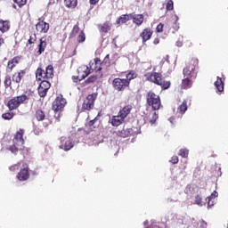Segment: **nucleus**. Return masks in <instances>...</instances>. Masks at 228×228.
<instances>
[{
	"label": "nucleus",
	"mask_w": 228,
	"mask_h": 228,
	"mask_svg": "<svg viewBox=\"0 0 228 228\" xmlns=\"http://www.w3.org/2000/svg\"><path fill=\"white\" fill-rule=\"evenodd\" d=\"M147 224H149V221H144L143 224L147 225Z\"/></svg>",
	"instance_id": "13d9d810"
},
{
	"label": "nucleus",
	"mask_w": 228,
	"mask_h": 228,
	"mask_svg": "<svg viewBox=\"0 0 228 228\" xmlns=\"http://www.w3.org/2000/svg\"><path fill=\"white\" fill-rule=\"evenodd\" d=\"M187 110H188V101L184 100L182 102V104L178 106L177 113H179L180 115H184Z\"/></svg>",
	"instance_id": "a211bd4d"
},
{
	"label": "nucleus",
	"mask_w": 228,
	"mask_h": 228,
	"mask_svg": "<svg viewBox=\"0 0 228 228\" xmlns=\"http://www.w3.org/2000/svg\"><path fill=\"white\" fill-rule=\"evenodd\" d=\"M136 72L134 71H130L129 73L126 74V78H125L126 81H131V79H134L136 77Z\"/></svg>",
	"instance_id": "473e14b6"
},
{
	"label": "nucleus",
	"mask_w": 228,
	"mask_h": 228,
	"mask_svg": "<svg viewBox=\"0 0 228 228\" xmlns=\"http://www.w3.org/2000/svg\"><path fill=\"white\" fill-rule=\"evenodd\" d=\"M153 44L158 45V44H159V40L158 38L154 39Z\"/></svg>",
	"instance_id": "603ef678"
},
{
	"label": "nucleus",
	"mask_w": 228,
	"mask_h": 228,
	"mask_svg": "<svg viewBox=\"0 0 228 228\" xmlns=\"http://www.w3.org/2000/svg\"><path fill=\"white\" fill-rule=\"evenodd\" d=\"M39 86L45 88V90H49L51 88V83L47 80H43Z\"/></svg>",
	"instance_id": "2f4dec72"
},
{
	"label": "nucleus",
	"mask_w": 228,
	"mask_h": 228,
	"mask_svg": "<svg viewBox=\"0 0 228 228\" xmlns=\"http://www.w3.org/2000/svg\"><path fill=\"white\" fill-rule=\"evenodd\" d=\"M64 3L68 8H76L77 6V0H64Z\"/></svg>",
	"instance_id": "a878e982"
},
{
	"label": "nucleus",
	"mask_w": 228,
	"mask_h": 228,
	"mask_svg": "<svg viewBox=\"0 0 228 228\" xmlns=\"http://www.w3.org/2000/svg\"><path fill=\"white\" fill-rule=\"evenodd\" d=\"M85 40H86V37L85 36V32L81 31L78 35L77 42L81 44V42H85Z\"/></svg>",
	"instance_id": "e433bc0d"
},
{
	"label": "nucleus",
	"mask_w": 228,
	"mask_h": 228,
	"mask_svg": "<svg viewBox=\"0 0 228 228\" xmlns=\"http://www.w3.org/2000/svg\"><path fill=\"white\" fill-rule=\"evenodd\" d=\"M124 122V119L119 114L118 116H113L111 118V126L114 127H118L122 123Z\"/></svg>",
	"instance_id": "dca6fc26"
},
{
	"label": "nucleus",
	"mask_w": 228,
	"mask_h": 228,
	"mask_svg": "<svg viewBox=\"0 0 228 228\" xmlns=\"http://www.w3.org/2000/svg\"><path fill=\"white\" fill-rule=\"evenodd\" d=\"M149 81L151 83H155V85H159L164 90H168L170 88V81H165L161 78V74L159 73H152L150 77Z\"/></svg>",
	"instance_id": "7ed1b4c3"
},
{
	"label": "nucleus",
	"mask_w": 228,
	"mask_h": 228,
	"mask_svg": "<svg viewBox=\"0 0 228 228\" xmlns=\"http://www.w3.org/2000/svg\"><path fill=\"white\" fill-rule=\"evenodd\" d=\"M19 60H20V58L14 57L12 60L9 61L7 65V70H9V72H12V70H13V67L19 64Z\"/></svg>",
	"instance_id": "6ab92c4d"
},
{
	"label": "nucleus",
	"mask_w": 228,
	"mask_h": 228,
	"mask_svg": "<svg viewBox=\"0 0 228 228\" xmlns=\"http://www.w3.org/2000/svg\"><path fill=\"white\" fill-rule=\"evenodd\" d=\"M182 87L184 89L191 88V81H190V77H185V79H183L182 82Z\"/></svg>",
	"instance_id": "bb28decb"
},
{
	"label": "nucleus",
	"mask_w": 228,
	"mask_h": 228,
	"mask_svg": "<svg viewBox=\"0 0 228 228\" xmlns=\"http://www.w3.org/2000/svg\"><path fill=\"white\" fill-rule=\"evenodd\" d=\"M110 29H111V25L110 23H104L100 27V30L102 31V33H108Z\"/></svg>",
	"instance_id": "cd10ccee"
},
{
	"label": "nucleus",
	"mask_w": 228,
	"mask_h": 228,
	"mask_svg": "<svg viewBox=\"0 0 228 228\" xmlns=\"http://www.w3.org/2000/svg\"><path fill=\"white\" fill-rule=\"evenodd\" d=\"M105 58H110V54L106 55V57H105Z\"/></svg>",
	"instance_id": "052dcab7"
},
{
	"label": "nucleus",
	"mask_w": 228,
	"mask_h": 228,
	"mask_svg": "<svg viewBox=\"0 0 228 228\" xmlns=\"http://www.w3.org/2000/svg\"><path fill=\"white\" fill-rule=\"evenodd\" d=\"M170 163H173V165L179 163V158L177 156H173L171 158Z\"/></svg>",
	"instance_id": "c03bdc74"
},
{
	"label": "nucleus",
	"mask_w": 228,
	"mask_h": 228,
	"mask_svg": "<svg viewBox=\"0 0 228 228\" xmlns=\"http://www.w3.org/2000/svg\"><path fill=\"white\" fill-rule=\"evenodd\" d=\"M19 165H20V164H15V165H13V166H12V167H10L11 172H15L16 170H19Z\"/></svg>",
	"instance_id": "49530a36"
},
{
	"label": "nucleus",
	"mask_w": 228,
	"mask_h": 228,
	"mask_svg": "<svg viewBox=\"0 0 228 228\" xmlns=\"http://www.w3.org/2000/svg\"><path fill=\"white\" fill-rule=\"evenodd\" d=\"M176 45H177V47H183V43H181V42H176Z\"/></svg>",
	"instance_id": "864d4df0"
},
{
	"label": "nucleus",
	"mask_w": 228,
	"mask_h": 228,
	"mask_svg": "<svg viewBox=\"0 0 228 228\" xmlns=\"http://www.w3.org/2000/svg\"><path fill=\"white\" fill-rule=\"evenodd\" d=\"M66 104H67V101L63 99V97L59 96L53 102V111H61V110L65 108Z\"/></svg>",
	"instance_id": "423d86ee"
},
{
	"label": "nucleus",
	"mask_w": 228,
	"mask_h": 228,
	"mask_svg": "<svg viewBox=\"0 0 228 228\" xmlns=\"http://www.w3.org/2000/svg\"><path fill=\"white\" fill-rule=\"evenodd\" d=\"M24 74H26L24 70H20V72L15 73L12 76V81H14V83H20V81H22V77H24Z\"/></svg>",
	"instance_id": "aec40b11"
},
{
	"label": "nucleus",
	"mask_w": 228,
	"mask_h": 228,
	"mask_svg": "<svg viewBox=\"0 0 228 228\" xmlns=\"http://www.w3.org/2000/svg\"><path fill=\"white\" fill-rule=\"evenodd\" d=\"M183 76L184 77H193L195 76V65L188 64L183 69Z\"/></svg>",
	"instance_id": "9b49d317"
},
{
	"label": "nucleus",
	"mask_w": 228,
	"mask_h": 228,
	"mask_svg": "<svg viewBox=\"0 0 228 228\" xmlns=\"http://www.w3.org/2000/svg\"><path fill=\"white\" fill-rule=\"evenodd\" d=\"M141 37L142 38V42H147V40H151V37H152V30H151V28H145L142 32Z\"/></svg>",
	"instance_id": "f3484780"
},
{
	"label": "nucleus",
	"mask_w": 228,
	"mask_h": 228,
	"mask_svg": "<svg viewBox=\"0 0 228 228\" xmlns=\"http://www.w3.org/2000/svg\"><path fill=\"white\" fill-rule=\"evenodd\" d=\"M94 81H97V76H91L86 80V83H94Z\"/></svg>",
	"instance_id": "79ce46f5"
},
{
	"label": "nucleus",
	"mask_w": 228,
	"mask_h": 228,
	"mask_svg": "<svg viewBox=\"0 0 228 228\" xmlns=\"http://www.w3.org/2000/svg\"><path fill=\"white\" fill-rule=\"evenodd\" d=\"M94 63H95V65H97V60H94V61H90L89 65H90V69L91 70H94Z\"/></svg>",
	"instance_id": "09e8293b"
},
{
	"label": "nucleus",
	"mask_w": 228,
	"mask_h": 228,
	"mask_svg": "<svg viewBox=\"0 0 228 228\" xmlns=\"http://www.w3.org/2000/svg\"><path fill=\"white\" fill-rule=\"evenodd\" d=\"M112 85L116 90L121 91L124 90L126 86H129V81L123 78H115L112 82Z\"/></svg>",
	"instance_id": "0eeeda50"
},
{
	"label": "nucleus",
	"mask_w": 228,
	"mask_h": 228,
	"mask_svg": "<svg viewBox=\"0 0 228 228\" xmlns=\"http://www.w3.org/2000/svg\"><path fill=\"white\" fill-rule=\"evenodd\" d=\"M166 8L167 11H172L174 10V1L169 0L166 5Z\"/></svg>",
	"instance_id": "ea45409f"
},
{
	"label": "nucleus",
	"mask_w": 228,
	"mask_h": 228,
	"mask_svg": "<svg viewBox=\"0 0 228 228\" xmlns=\"http://www.w3.org/2000/svg\"><path fill=\"white\" fill-rule=\"evenodd\" d=\"M89 3L90 4H97V3H99V0H90Z\"/></svg>",
	"instance_id": "8fccbe9b"
},
{
	"label": "nucleus",
	"mask_w": 228,
	"mask_h": 228,
	"mask_svg": "<svg viewBox=\"0 0 228 228\" xmlns=\"http://www.w3.org/2000/svg\"><path fill=\"white\" fill-rule=\"evenodd\" d=\"M36 29L39 31V33H47L49 31V23L41 20L37 23Z\"/></svg>",
	"instance_id": "f8f14e48"
},
{
	"label": "nucleus",
	"mask_w": 228,
	"mask_h": 228,
	"mask_svg": "<svg viewBox=\"0 0 228 228\" xmlns=\"http://www.w3.org/2000/svg\"><path fill=\"white\" fill-rule=\"evenodd\" d=\"M131 19L134 23L137 26H142L143 24V15L142 14H131Z\"/></svg>",
	"instance_id": "2eb2a0df"
},
{
	"label": "nucleus",
	"mask_w": 228,
	"mask_h": 228,
	"mask_svg": "<svg viewBox=\"0 0 228 228\" xmlns=\"http://www.w3.org/2000/svg\"><path fill=\"white\" fill-rule=\"evenodd\" d=\"M59 147L60 149H63V151H70V149L74 147V143H72L70 137H61V145Z\"/></svg>",
	"instance_id": "6e6552de"
},
{
	"label": "nucleus",
	"mask_w": 228,
	"mask_h": 228,
	"mask_svg": "<svg viewBox=\"0 0 228 228\" xmlns=\"http://www.w3.org/2000/svg\"><path fill=\"white\" fill-rule=\"evenodd\" d=\"M28 44H33V38H32V37H30V38L28 39Z\"/></svg>",
	"instance_id": "4d7b16f0"
},
{
	"label": "nucleus",
	"mask_w": 228,
	"mask_h": 228,
	"mask_svg": "<svg viewBox=\"0 0 228 228\" xmlns=\"http://www.w3.org/2000/svg\"><path fill=\"white\" fill-rule=\"evenodd\" d=\"M78 72V79L81 81V79H85L89 74H90V68L86 65H82L77 69Z\"/></svg>",
	"instance_id": "9d476101"
},
{
	"label": "nucleus",
	"mask_w": 228,
	"mask_h": 228,
	"mask_svg": "<svg viewBox=\"0 0 228 228\" xmlns=\"http://www.w3.org/2000/svg\"><path fill=\"white\" fill-rule=\"evenodd\" d=\"M27 99H28V96H26L24 94L20 95V96L14 97L8 102L7 106L11 111L13 110H17V107L20 106V104H22V102H24V101H26Z\"/></svg>",
	"instance_id": "39448f33"
},
{
	"label": "nucleus",
	"mask_w": 228,
	"mask_h": 228,
	"mask_svg": "<svg viewBox=\"0 0 228 228\" xmlns=\"http://www.w3.org/2000/svg\"><path fill=\"white\" fill-rule=\"evenodd\" d=\"M208 227V224L205 221H200V228H206Z\"/></svg>",
	"instance_id": "de8ad7c7"
},
{
	"label": "nucleus",
	"mask_w": 228,
	"mask_h": 228,
	"mask_svg": "<svg viewBox=\"0 0 228 228\" xmlns=\"http://www.w3.org/2000/svg\"><path fill=\"white\" fill-rule=\"evenodd\" d=\"M189 151L188 149H181L179 151V156H182V158H188Z\"/></svg>",
	"instance_id": "f704fd0d"
},
{
	"label": "nucleus",
	"mask_w": 228,
	"mask_h": 228,
	"mask_svg": "<svg viewBox=\"0 0 228 228\" xmlns=\"http://www.w3.org/2000/svg\"><path fill=\"white\" fill-rule=\"evenodd\" d=\"M42 77L43 78L47 77V75L45 74V70H43V69H42Z\"/></svg>",
	"instance_id": "3c124183"
},
{
	"label": "nucleus",
	"mask_w": 228,
	"mask_h": 228,
	"mask_svg": "<svg viewBox=\"0 0 228 228\" xmlns=\"http://www.w3.org/2000/svg\"><path fill=\"white\" fill-rule=\"evenodd\" d=\"M36 118L39 122L44 120L45 118V113H44V111H42V110H37L36 113Z\"/></svg>",
	"instance_id": "c85d7f7f"
},
{
	"label": "nucleus",
	"mask_w": 228,
	"mask_h": 228,
	"mask_svg": "<svg viewBox=\"0 0 228 228\" xmlns=\"http://www.w3.org/2000/svg\"><path fill=\"white\" fill-rule=\"evenodd\" d=\"M19 6H24L28 0H13Z\"/></svg>",
	"instance_id": "37998d69"
},
{
	"label": "nucleus",
	"mask_w": 228,
	"mask_h": 228,
	"mask_svg": "<svg viewBox=\"0 0 228 228\" xmlns=\"http://www.w3.org/2000/svg\"><path fill=\"white\" fill-rule=\"evenodd\" d=\"M38 94L40 95V97H44L45 95H47V89H45L44 87H41V86H39Z\"/></svg>",
	"instance_id": "72a5a7b5"
},
{
	"label": "nucleus",
	"mask_w": 228,
	"mask_h": 228,
	"mask_svg": "<svg viewBox=\"0 0 228 228\" xmlns=\"http://www.w3.org/2000/svg\"><path fill=\"white\" fill-rule=\"evenodd\" d=\"M45 47H47V42H45V38L42 37L40 39V44L38 45V54H42V53H44V51H45Z\"/></svg>",
	"instance_id": "4be33fe9"
},
{
	"label": "nucleus",
	"mask_w": 228,
	"mask_h": 228,
	"mask_svg": "<svg viewBox=\"0 0 228 228\" xmlns=\"http://www.w3.org/2000/svg\"><path fill=\"white\" fill-rule=\"evenodd\" d=\"M19 181H28L29 179V168L26 164H23L22 168L17 175Z\"/></svg>",
	"instance_id": "1a4fd4ad"
},
{
	"label": "nucleus",
	"mask_w": 228,
	"mask_h": 228,
	"mask_svg": "<svg viewBox=\"0 0 228 228\" xmlns=\"http://www.w3.org/2000/svg\"><path fill=\"white\" fill-rule=\"evenodd\" d=\"M2 44H4V39L0 37V45H2Z\"/></svg>",
	"instance_id": "6e6d98bb"
},
{
	"label": "nucleus",
	"mask_w": 228,
	"mask_h": 228,
	"mask_svg": "<svg viewBox=\"0 0 228 228\" xmlns=\"http://www.w3.org/2000/svg\"><path fill=\"white\" fill-rule=\"evenodd\" d=\"M10 29V22L8 20L0 21V31L2 33H6Z\"/></svg>",
	"instance_id": "412c9836"
},
{
	"label": "nucleus",
	"mask_w": 228,
	"mask_h": 228,
	"mask_svg": "<svg viewBox=\"0 0 228 228\" xmlns=\"http://www.w3.org/2000/svg\"><path fill=\"white\" fill-rule=\"evenodd\" d=\"M54 69L53 68V65H49L45 69V75L47 79H53V76H54L53 73Z\"/></svg>",
	"instance_id": "b1692460"
},
{
	"label": "nucleus",
	"mask_w": 228,
	"mask_h": 228,
	"mask_svg": "<svg viewBox=\"0 0 228 228\" xmlns=\"http://www.w3.org/2000/svg\"><path fill=\"white\" fill-rule=\"evenodd\" d=\"M13 112H5L2 115L4 120H12L13 118Z\"/></svg>",
	"instance_id": "7c9ffc66"
},
{
	"label": "nucleus",
	"mask_w": 228,
	"mask_h": 228,
	"mask_svg": "<svg viewBox=\"0 0 228 228\" xmlns=\"http://www.w3.org/2000/svg\"><path fill=\"white\" fill-rule=\"evenodd\" d=\"M36 77L37 79H38L39 81H42V69L38 68L36 71Z\"/></svg>",
	"instance_id": "58836bf2"
},
{
	"label": "nucleus",
	"mask_w": 228,
	"mask_h": 228,
	"mask_svg": "<svg viewBox=\"0 0 228 228\" xmlns=\"http://www.w3.org/2000/svg\"><path fill=\"white\" fill-rule=\"evenodd\" d=\"M95 99H97V94H89L84 100V102H78V111H85V110L90 111V110H93L95 104Z\"/></svg>",
	"instance_id": "f03ea898"
},
{
	"label": "nucleus",
	"mask_w": 228,
	"mask_h": 228,
	"mask_svg": "<svg viewBox=\"0 0 228 228\" xmlns=\"http://www.w3.org/2000/svg\"><path fill=\"white\" fill-rule=\"evenodd\" d=\"M127 20H131V14L122 15L119 19L117 20V24H125Z\"/></svg>",
	"instance_id": "393cba45"
},
{
	"label": "nucleus",
	"mask_w": 228,
	"mask_h": 228,
	"mask_svg": "<svg viewBox=\"0 0 228 228\" xmlns=\"http://www.w3.org/2000/svg\"><path fill=\"white\" fill-rule=\"evenodd\" d=\"M176 20H179V17H177V15H175Z\"/></svg>",
	"instance_id": "bf43d9fd"
},
{
	"label": "nucleus",
	"mask_w": 228,
	"mask_h": 228,
	"mask_svg": "<svg viewBox=\"0 0 228 228\" xmlns=\"http://www.w3.org/2000/svg\"><path fill=\"white\" fill-rule=\"evenodd\" d=\"M156 120H158V114L154 112L151 118L150 119V124H151V126H154V124H156Z\"/></svg>",
	"instance_id": "4c0bfd02"
},
{
	"label": "nucleus",
	"mask_w": 228,
	"mask_h": 228,
	"mask_svg": "<svg viewBox=\"0 0 228 228\" xmlns=\"http://www.w3.org/2000/svg\"><path fill=\"white\" fill-rule=\"evenodd\" d=\"M163 23H159L158 26H157V33H163Z\"/></svg>",
	"instance_id": "a18cd8bd"
},
{
	"label": "nucleus",
	"mask_w": 228,
	"mask_h": 228,
	"mask_svg": "<svg viewBox=\"0 0 228 228\" xmlns=\"http://www.w3.org/2000/svg\"><path fill=\"white\" fill-rule=\"evenodd\" d=\"M77 33H79V27L77 25H75L69 35V38H74V37H76Z\"/></svg>",
	"instance_id": "c756f323"
},
{
	"label": "nucleus",
	"mask_w": 228,
	"mask_h": 228,
	"mask_svg": "<svg viewBox=\"0 0 228 228\" xmlns=\"http://www.w3.org/2000/svg\"><path fill=\"white\" fill-rule=\"evenodd\" d=\"M24 130L20 129L16 134H14V138L12 140V145L10 146L9 151L12 154H17L19 151H24Z\"/></svg>",
	"instance_id": "f257e3e1"
},
{
	"label": "nucleus",
	"mask_w": 228,
	"mask_h": 228,
	"mask_svg": "<svg viewBox=\"0 0 228 228\" xmlns=\"http://www.w3.org/2000/svg\"><path fill=\"white\" fill-rule=\"evenodd\" d=\"M147 102L149 106H151L155 110H159V107L161 106V100L159 99V96L151 92L147 94Z\"/></svg>",
	"instance_id": "20e7f679"
},
{
	"label": "nucleus",
	"mask_w": 228,
	"mask_h": 228,
	"mask_svg": "<svg viewBox=\"0 0 228 228\" xmlns=\"http://www.w3.org/2000/svg\"><path fill=\"white\" fill-rule=\"evenodd\" d=\"M195 204H197V206H200V208H202V206H204V202H202V198L200 196H196Z\"/></svg>",
	"instance_id": "c9c22d12"
},
{
	"label": "nucleus",
	"mask_w": 228,
	"mask_h": 228,
	"mask_svg": "<svg viewBox=\"0 0 228 228\" xmlns=\"http://www.w3.org/2000/svg\"><path fill=\"white\" fill-rule=\"evenodd\" d=\"M131 110H133V106L126 105L122 110H119L118 115L122 117V118L125 120V118H127V115L131 113Z\"/></svg>",
	"instance_id": "ddd939ff"
},
{
	"label": "nucleus",
	"mask_w": 228,
	"mask_h": 228,
	"mask_svg": "<svg viewBox=\"0 0 228 228\" xmlns=\"http://www.w3.org/2000/svg\"><path fill=\"white\" fill-rule=\"evenodd\" d=\"M215 86L217 92H224V80H222V77H217V80L215 82Z\"/></svg>",
	"instance_id": "5701e85b"
},
{
	"label": "nucleus",
	"mask_w": 228,
	"mask_h": 228,
	"mask_svg": "<svg viewBox=\"0 0 228 228\" xmlns=\"http://www.w3.org/2000/svg\"><path fill=\"white\" fill-rule=\"evenodd\" d=\"M4 85H5V86H12V78L10 77V76L5 77Z\"/></svg>",
	"instance_id": "a19ab883"
},
{
	"label": "nucleus",
	"mask_w": 228,
	"mask_h": 228,
	"mask_svg": "<svg viewBox=\"0 0 228 228\" xmlns=\"http://www.w3.org/2000/svg\"><path fill=\"white\" fill-rule=\"evenodd\" d=\"M216 197H218V192L214 191V192L206 199L208 208H213V206H215V199H216Z\"/></svg>",
	"instance_id": "4468645a"
},
{
	"label": "nucleus",
	"mask_w": 228,
	"mask_h": 228,
	"mask_svg": "<svg viewBox=\"0 0 228 228\" xmlns=\"http://www.w3.org/2000/svg\"><path fill=\"white\" fill-rule=\"evenodd\" d=\"M94 124H95V121H94V120H91V121L89 122V126H94Z\"/></svg>",
	"instance_id": "5fc2aeb1"
}]
</instances>
